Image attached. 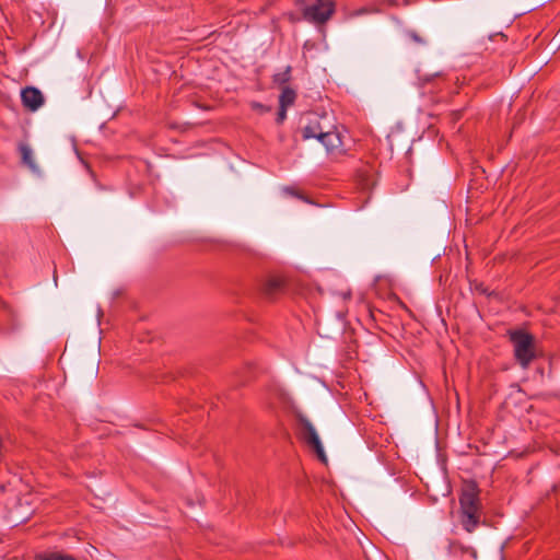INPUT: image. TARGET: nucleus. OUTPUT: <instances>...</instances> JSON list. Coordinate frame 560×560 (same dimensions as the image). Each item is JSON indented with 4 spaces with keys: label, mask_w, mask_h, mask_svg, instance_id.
Returning <instances> with one entry per match:
<instances>
[{
    "label": "nucleus",
    "mask_w": 560,
    "mask_h": 560,
    "mask_svg": "<svg viewBox=\"0 0 560 560\" xmlns=\"http://www.w3.org/2000/svg\"><path fill=\"white\" fill-rule=\"evenodd\" d=\"M283 192H285L287 195H290L292 197L304 199V196L293 186H285L283 188Z\"/></svg>",
    "instance_id": "18"
},
{
    "label": "nucleus",
    "mask_w": 560,
    "mask_h": 560,
    "mask_svg": "<svg viewBox=\"0 0 560 560\" xmlns=\"http://www.w3.org/2000/svg\"><path fill=\"white\" fill-rule=\"evenodd\" d=\"M481 514L459 513V521L467 533H472L480 524Z\"/></svg>",
    "instance_id": "10"
},
{
    "label": "nucleus",
    "mask_w": 560,
    "mask_h": 560,
    "mask_svg": "<svg viewBox=\"0 0 560 560\" xmlns=\"http://www.w3.org/2000/svg\"><path fill=\"white\" fill-rule=\"evenodd\" d=\"M36 560H77L73 556L59 551L43 552L36 556Z\"/></svg>",
    "instance_id": "13"
},
{
    "label": "nucleus",
    "mask_w": 560,
    "mask_h": 560,
    "mask_svg": "<svg viewBox=\"0 0 560 560\" xmlns=\"http://www.w3.org/2000/svg\"><path fill=\"white\" fill-rule=\"evenodd\" d=\"M508 336L513 345L516 362L527 369L536 358L534 336L523 329L509 330Z\"/></svg>",
    "instance_id": "1"
},
{
    "label": "nucleus",
    "mask_w": 560,
    "mask_h": 560,
    "mask_svg": "<svg viewBox=\"0 0 560 560\" xmlns=\"http://www.w3.org/2000/svg\"><path fill=\"white\" fill-rule=\"evenodd\" d=\"M357 182L361 189L369 190L375 185V171L370 165H364L357 171Z\"/></svg>",
    "instance_id": "9"
},
{
    "label": "nucleus",
    "mask_w": 560,
    "mask_h": 560,
    "mask_svg": "<svg viewBox=\"0 0 560 560\" xmlns=\"http://www.w3.org/2000/svg\"><path fill=\"white\" fill-rule=\"evenodd\" d=\"M19 150H20L23 163L25 165H27L31 170L34 171L36 168V165H35V161H34L33 152H32L31 148L26 144H20Z\"/></svg>",
    "instance_id": "14"
},
{
    "label": "nucleus",
    "mask_w": 560,
    "mask_h": 560,
    "mask_svg": "<svg viewBox=\"0 0 560 560\" xmlns=\"http://www.w3.org/2000/svg\"><path fill=\"white\" fill-rule=\"evenodd\" d=\"M22 104L31 112L37 110L44 104L42 92L33 86H27L21 92Z\"/></svg>",
    "instance_id": "6"
},
{
    "label": "nucleus",
    "mask_w": 560,
    "mask_h": 560,
    "mask_svg": "<svg viewBox=\"0 0 560 560\" xmlns=\"http://www.w3.org/2000/svg\"><path fill=\"white\" fill-rule=\"evenodd\" d=\"M299 427L300 439L316 453L320 462L326 463L327 458L323 444L312 422L306 417L300 416Z\"/></svg>",
    "instance_id": "3"
},
{
    "label": "nucleus",
    "mask_w": 560,
    "mask_h": 560,
    "mask_svg": "<svg viewBox=\"0 0 560 560\" xmlns=\"http://www.w3.org/2000/svg\"><path fill=\"white\" fill-rule=\"evenodd\" d=\"M459 513L481 514L479 489L476 482L465 485L459 495Z\"/></svg>",
    "instance_id": "4"
},
{
    "label": "nucleus",
    "mask_w": 560,
    "mask_h": 560,
    "mask_svg": "<svg viewBox=\"0 0 560 560\" xmlns=\"http://www.w3.org/2000/svg\"><path fill=\"white\" fill-rule=\"evenodd\" d=\"M303 140L308 139H317L322 140V135H325L326 129L322 126L320 119L318 117H314L308 120L307 125L304 126L301 130Z\"/></svg>",
    "instance_id": "8"
},
{
    "label": "nucleus",
    "mask_w": 560,
    "mask_h": 560,
    "mask_svg": "<svg viewBox=\"0 0 560 560\" xmlns=\"http://www.w3.org/2000/svg\"><path fill=\"white\" fill-rule=\"evenodd\" d=\"M287 109L288 107H282V106H279V110L277 113V118H276V121L277 124H282L285 118H287Z\"/></svg>",
    "instance_id": "19"
},
{
    "label": "nucleus",
    "mask_w": 560,
    "mask_h": 560,
    "mask_svg": "<svg viewBox=\"0 0 560 560\" xmlns=\"http://www.w3.org/2000/svg\"><path fill=\"white\" fill-rule=\"evenodd\" d=\"M452 547L455 550L460 551L462 553L469 555L474 559H477V557H478L477 550L474 547H471V546H464L463 544H460L458 541H455V542L452 544Z\"/></svg>",
    "instance_id": "16"
},
{
    "label": "nucleus",
    "mask_w": 560,
    "mask_h": 560,
    "mask_svg": "<svg viewBox=\"0 0 560 560\" xmlns=\"http://www.w3.org/2000/svg\"><path fill=\"white\" fill-rule=\"evenodd\" d=\"M250 106H252V108L254 110H257L259 113H265V112H269L270 110V107L265 106L264 104H260L258 102H253Z\"/></svg>",
    "instance_id": "20"
},
{
    "label": "nucleus",
    "mask_w": 560,
    "mask_h": 560,
    "mask_svg": "<svg viewBox=\"0 0 560 560\" xmlns=\"http://www.w3.org/2000/svg\"><path fill=\"white\" fill-rule=\"evenodd\" d=\"M291 72L292 67L287 66L283 71L273 74L272 82L281 88L287 86V84L291 80Z\"/></svg>",
    "instance_id": "12"
},
{
    "label": "nucleus",
    "mask_w": 560,
    "mask_h": 560,
    "mask_svg": "<svg viewBox=\"0 0 560 560\" xmlns=\"http://www.w3.org/2000/svg\"><path fill=\"white\" fill-rule=\"evenodd\" d=\"M302 7L303 18L314 24H325L336 11L334 0H298Z\"/></svg>",
    "instance_id": "2"
},
{
    "label": "nucleus",
    "mask_w": 560,
    "mask_h": 560,
    "mask_svg": "<svg viewBox=\"0 0 560 560\" xmlns=\"http://www.w3.org/2000/svg\"><path fill=\"white\" fill-rule=\"evenodd\" d=\"M406 36L416 44L423 45L425 43V40L416 31H407Z\"/></svg>",
    "instance_id": "17"
},
{
    "label": "nucleus",
    "mask_w": 560,
    "mask_h": 560,
    "mask_svg": "<svg viewBox=\"0 0 560 560\" xmlns=\"http://www.w3.org/2000/svg\"><path fill=\"white\" fill-rule=\"evenodd\" d=\"M378 12H381V8H378L376 5H370V7L360 8L358 10H352V11H350L347 14V16L349 19H353V18H357L359 15L371 14V13H378Z\"/></svg>",
    "instance_id": "15"
},
{
    "label": "nucleus",
    "mask_w": 560,
    "mask_h": 560,
    "mask_svg": "<svg viewBox=\"0 0 560 560\" xmlns=\"http://www.w3.org/2000/svg\"><path fill=\"white\" fill-rule=\"evenodd\" d=\"M383 3H386V4L392 5V7H397L398 5L397 0H384Z\"/></svg>",
    "instance_id": "21"
},
{
    "label": "nucleus",
    "mask_w": 560,
    "mask_h": 560,
    "mask_svg": "<svg viewBox=\"0 0 560 560\" xmlns=\"http://www.w3.org/2000/svg\"><path fill=\"white\" fill-rule=\"evenodd\" d=\"M284 290V280L281 277H269L261 285V293L266 299L272 300Z\"/></svg>",
    "instance_id": "7"
},
{
    "label": "nucleus",
    "mask_w": 560,
    "mask_h": 560,
    "mask_svg": "<svg viewBox=\"0 0 560 560\" xmlns=\"http://www.w3.org/2000/svg\"><path fill=\"white\" fill-rule=\"evenodd\" d=\"M295 97H296V94H295L294 90H292L289 86H284V88H282L280 97H279V104L282 107H289V106L293 105Z\"/></svg>",
    "instance_id": "11"
},
{
    "label": "nucleus",
    "mask_w": 560,
    "mask_h": 560,
    "mask_svg": "<svg viewBox=\"0 0 560 560\" xmlns=\"http://www.w3.org/2000/svg\"><path fill=\"white\" fill-rule=\"evenodd\" d=\"M319 141L326 149L327 153L335 156L346 154L347 149L343 145L342 136L336 129L326 130L325 135H322Z\"/></svg>",
    "instance_id": "5"
}]
</instances>
